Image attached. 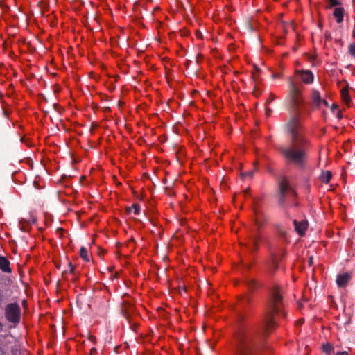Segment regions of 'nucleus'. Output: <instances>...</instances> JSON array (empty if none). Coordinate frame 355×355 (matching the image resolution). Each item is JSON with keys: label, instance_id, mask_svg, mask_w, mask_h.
Masks as SVG:
<instances>
[{"label": "nucleus", "instance_id": "1", "mask_svg": "<svg viewBox=\"0 0 355 355\" xmlns=\"http://www.w3.org/2000/svg\"><path fill=\"white\" fill-rule=\"evenodd\" d=\"M284 128L290 135V142L278 147L280 154L286 164L294 166L300 171H306L309 166L311 143L304 135L300 114H292Z\"/></svg>", "mask_w": 355, "mask_h": 355}, {"label": "nucleus", "instance_id": "2", "mask_svg": "<svg viewBox=\"0 0 355 355\" xmlns=\"http://www.w3.org/2000/svg\"><path fill=\"white\" fill-rule=\"evenodd\" d=\"M314 75L310 70H296L295 78H289L288 92L287 99L291 107L297 109L304 104V99L302 94L303 88L302 83L309 85L313 83Z\"/></svg>", "mask_w": 355, "mask_h": 355}, {"label": "nucleus", "instance_id": "3", "mask_svg": "<svg viewBox=\"0 0 355 355\" xmlns=\"http://www.w3.org/2000/svg\"><path fill=\"white\" fill-rule=\"evenodd\" d=\"M235 355H255L260 338L252 328L241 325L236 335Z\"/></svg>", "mask_w": 355, "mask_h": 355}, {"label": "nucleus", "instance_id": "4", "mask_svg": "<svg viewBox=\"0 0 355 355\" xmlns=\"http://www.w3.org/2000/svg\"><path fill=\"white\" fill-rule=\"evenodd\" d=\"M275 315H279L282 317H286V315L284 309L282 293L277 286L272 288L270 295L267 301L264 319V330L266 332H269L276 326L274 320Z\"/></svg>", "mask_w": 355, "mask_h": 355}, {"label": "nucleus", "instance_id": "5", "mask_svg": "<svg viewBox=\"0 0 355 355\" xmlns=\"http://www.w3.org/2000/svg\"><path fill=\"white\" fill-rule=\"evenodd\" d=\"M297 193L291 187L288 180L282 176L279 182L278 204L286 209L287 206L297 207L298 202L295 200Z\"/></svg>", "mask_w": 355, "mask_h": 355}, {"label": "nucleus", "instance_id": "6", "mask_svg": "<svg viewBox=\"0 0 355 355\" xmlns=\"http://www.w3.org/2000/svg\"><path fill=\"white\" fill-rule=\"evenodd\" d=\"M4 315L6 320L15 326L21 321V310L17 302H11L6 305L4 308Z\"/></svg>", "mask_w": 355, "mask_h": 355}, {"label": "nucleus", "instance_id": "7", "mask_svg": "<svg viewBox=\"0 0 355 355\" xmlns=\"http://www.w3.org/2000/svg\"><path fill=\"white\" fill-rule=\"evenodd\" d=\"M269 259L266 261V266L270 272H274L279 268V260L285 255L286 251L284 249L279 250V254L277 253L270 243H268Z\"/></svg>", "mask_w": 355, "mask_h": 355}, {"label": "nucleus", "instance_id": "8", "mask_svg": "<svg viewBox=\"0 0 355 355\" xmlns=\"http://www.w3.org/2000/svg\"><path fill=\"white\" fill-rule=\"evenodd\" d=\"M295 230L300 236H303L308 227V222L306 220H301L298 222L297 220H293Z\"/></svg>", "mask_w": 355, "mask_h": 355}, {"label": "nucleus", "instance_id": "9", "mask_svg": "<svg viewBox=\"0 0 355 355\" xmlns=\"http://www.w3.org/2000/svg\"><path fill=\"white\" fill-rule=\"evenodd\" d=\"M261 239H262V237L259 233L257 235H252L250 236L249 248L252 252L258 250L259 242Z\"/></svg>", "mask_w": 355, "mask_h": 355}, {"label": "nucleus", "instance_id": "10", "mask_svg": "<svg viewBox=\"0 0 355 355\" xmlns=\"http://www.w3.org/2000/svg\"><path fill=\"white\" fill-rule=\"evenodd\" d=\"M351 279V275L349 272H345L342 275H338L336 278L337 286L340 288H345L349 280Z\"/></svg>", "mask_w": 355, "mask_h": 355}, {"label": "nucleus", "instance_id": "11", "mask_svg": "<svg viewBox=\"0 0 355 355\" xmlns=\"http://www.w3.org/2000/svg\"><path fill=\"white\" fill-rule=\"evenodd\" d=\"M254 214L256 216L255 223L257 225L258 228L259 229L266 224L268 218L261 211L258 210H256L254 211Z\"/></svg>", "mask_w": 355, "mask_h": 355}, {"label": "nucleus", "instance_id": "12", "mask_svg": "<svg viewBox=\"0 0 355 355\" xmlns=\"http://www.w3.org/2000/svg\"><path fill=\"white\" fill-rule=\"evenodd\" d=\"M133 309V305L130 302L123 301L121 303V313L124 317H125L128 320L130 315V312L132 311Z\"/></svg>", "mask_w": 355, "mask_h": 355}, {"label": "nucleus", "instance_id": "13", "mask_svg": "<svg viewBox=\"0 0 355 355\" xmlns=\"http://www.w3.org/2000/svg\"><path fill=\"white\" fill-rule=\"evenodd\" d=\"M345 15L344 8L340 6L334 8L333 15L336 18V21L338 24H340L343 21Z\"/></svg>", "mask_w": 355, "mask_h": 355}, {"label": "nucleus", "instance_id": "14", "mask_svg": "<svg viewBox=\"0 0 355 355\" xmlns=\"http://www.w3.org/2000/svg\"><path fill=\"white\" fill-rule=\"evenodd\" d=\"M0 269L4 272H11L9 261L4 257L0 256Z\"/></svg>", "mask_w": 355, "mask_h": 355}, {"label": "nucleus", "instance_id": "15", "mask_svg": "<svg viewBox=\"0 0 355 355\" xmlns=\"http://www.w3.org/2000/svg\"><path fill=\"white\" fill-rule=\"evenodd\" d=\"M340 94L343 101L349 106L351 101V98L349 94L348 84H347L346 87L342 88Z\"/></svg>", "mask_w": 355, "mask_h": 355}, {"label": "nucleus", "instance_id": "16", "mask_svg": "<svg viewBox=\"0 0 355 355\" xmlns=\"http://www.w3.org/2000/svg\"><path fill=\"white\" fill-rule=\"evenodd\" d=\"M312 101L313 104L315 106L319 107L321 105L322 103V98L320 97V94L319 91L316 89H313L312 92Z\"/></svg>", "mask_w": 355, "mask_h": 355}, {"label": "nucleus", "instance_id": "17", "mask_svg": "<svg viewBox=\"0 0 355 355\" xmlns=\"http://www.w3.org/2000/svg\"><path fill=\"white\" fill-rule=\"evenodd\" d=\"M133 211L135 215H138L140 213V206L138 204H133L131 207H126L125 212L127 214H130Z\"/></svg>", "mask_w": 355, "mask_h": 355}, {"label": "nucleus", "instance_id": "18", "mask_svg": "<svg viewBox=\"0 0 355 355\" xmlns=\"http://www.w3.org/2000/svg\"><path fill=\"white\" fill-rule=\"evenodd\" d=\"M332 178L331 173L329 171H323L320 176L322 182L328 183Z\"/></svg>", "mask_w": 355, "mask_h": 355}, {"label": "nucleus", "instance_id": "19", "mask_svg": "<svg viewBox=\"0 0 355 355\" xmlns=\"http://www.w3.org/2000/svg\"><path fill=\"white\" fill-rule=\"evenodd\" d=\"M80 257L86 262L89 261V257L88 254V251L87 248L84 246H82L80 250Z\"/></svg>", "mask_w": 355, "mask_h": 355}, {"label": "nucleus", "instance_id": "20", "mask_svg": "<svg viewBox=\"0 0 355 355\" xmlns=\"http://www.w3.org/2000/svg\"><path fill=\"white\" fill-rule=\"evenodd\" d=\"M246 284L248 287L252 291L256 289L259 286V284L255 279H252L247 280Z\"/></svg>", "mask_w": 355, "mask_h": 355}, {"label": "nucleus", "instance_id": "21", "mask_svg": "<svg viewBox=\"0 0 355 355\" xmlns=\"http://www.w3.org/2000/svg\"><path fill=\"white\" fill-rule=\"evenodd\" d=\"M328 4L326 8L327 9L331 8L333 7H340L342 3L339 0H327Z\"/></svg>", "mask_w": 355, "mask_h": 355}, {"label": "nucleus", "instance_id": "22", "mask_svg": "<svg viewBox=\"0 0 355 355\" xmlns=\"http://www.w3.org/2000/svg\"><path fill=\"white\" fill-rule=\"evenodd\" d=\"M257 171V164L254 163V168L252 170H250L247 172H245V173H241V175L243 177V178H252L253 175H254V173L255 171Z\"/></svg>", "mask_w": 355, "mask_h": 355}, {"label": "nucleus", "instance_id": "23", "mask_svg": "<svg viewBox=\"0 0 355 355\" xmlns=\"http://www.w3.org/2000/svg\"><path fill=\"white\" fill-rule=\"evenodd\" d=\"M322 351L326 354H331L334 352V347L329 343H325L322 345Z\"/></svg>", "mask_w": 355, "mask_h": 355}, {"label": "nucleus", "instance_id": "24", "mask_svg": "<svg viewBox=\"0 0 355 355\" xmlns=\"http://www.w3.org/2000/svg\"><path fill=\"white\" fill-rule=\"evenodd\" d=\"M275 227L278 231L279 237H281L282 239H286L287 234L286 230L284 228H282V227L280 225L277 224L275 225Z\"/></svg>", "mask_w": 355, "mask_h": 355}, {"label": "nucleus", "instance_id": "25", "mask_svg": "<svg viewBox=\"0 0 355 355\" xmlns=\"http://www.w3.org/2000/svg\"><path fill=\"white\" fill-rule=\"evenodd\" d=\"M8 297L6 294L3 292V291L0 289V309L2 307V305L7 301Z\"/></svg>", "mask_w": 355, "mask_h": 355}, {"label": "nucleus", "instance_id": "26", "mask_svg": "<svg viewBox=\"0 0 355 355\" xmlns=\"http://www.w3.org/2000/svg\"><path fill=\"white\" fill-rule=\"evenodd\" d=\"M68 266H69V271L68 272L67 270H64L62 272V276L63 277H64L66 275H67V274L69 272L70 273H74V270H75V268H74V266L73 265V263L71 262H69L68 263Z\"/></svg>", "mask_w": 355, "mask_h": 355}, {"label": "nucleus", "instance_id": "27", "mask_svg": "<svg viewBox=\"0 0 355 355\" xmlns=\"http://www.w3.org/2000/svg\"><path fill=\"white\" fill-rule=\"evenodd\" d=\"M250 301H251V299L250 297L248 296H245L242 300H241V303L243 304V305H245V304H250Z\"/></svg>", "mask_w": 355, "mask_h": 355}, {"label": "nucleus", "instance_id": "28", "mask_svg": "<svg viewBox=\"0 0 355 355\" xmlns=\"http://www.w3.org/2000/svg\"><path fill=\"white\" fill-rule=\"evenodd\" d=\"M255 70H256V73L254 72L252 74V77H253L254 81H256V79H257V78L258 76V74L259 73V69L258 67H255Z\"/></svg>", "mask_w": 355, "mask_h": 355}, {"label": "nucleus", "instance_id": "29", "mask_svg": "<svg viewBox=\"0 0 355 355\" xmlns=\"http://www.w3.org/2000/svg\"><path fill=\"white\" fill-rule=\"evenodd\" d=\"M275 98H276V96L273 94H270L268 99L266 101V103H270L271 101H272Z\"/></svg>", "mask_w": 355, "mask_h": 355}, {"label": "nucleus", "instance_id": "30", "mask_svg": "<svg viewBox=\"0 0 355 355\" xmlns=\"http://www.w3.org/2000/svg\"><path fill=\"white\" fill-rule=\"evenodd\" d=\"M324 37L327 40H331V35L330 33H329L328 31H326L325 33H324Z\"/></svg>", "mask_w": 355, "mask_h": 355}, {"label": "nucleus", "instance_id": "31", "mask_svg": "<svg viewBox=\"0 0 355 355\" xmlns=\"http://www.w3.org/2000/svg\"><path fill=\"white\" fill-rule=\"evenodd\" d=\"M272 113V110L270 108H266V114L268 116H270V114Z\"/></svg>", "mask_w": 355, "mask_h": 355}, {"label": "nucleus", "instance_id": "32", "mask_svg": "<svg viewBox=\"0 0 355 355\" xmlns=\"http://www.w3.org/2000/svg\"><path fill=\"white\" fill-rule=\"evenodd\" d=\"M313 257L312 256H311L309 258V260H308V263H309V266H311L313 265Z\"/></svg>", "mask_w": 355, "mask_h": 355}, {"label": "nucleus", "instance_id": "33", "mask_svg": "<svg viewBox=\"0 0 355 355\" xmlns=\"http://www.w3.org/2000/svg\"><path fill=\"white\" fill-rule=\"evenodd\" d=\"M338 107L336 104H333L331 107V110L332 112H334L336 110H338Z\"/></svg>", "mask_w": 355, "mask_h": 355}, {"label": "nucleus", "instance_id": "34", "mask_svg": "<svg viewBox=\"0 0 355 355\" xmlns=\"http://www.w3.org/2000/svg\"><path fill=\"white\" fill-rule=\"evenodd\" d=\"M321 104H323L326 107H329V106L328 101H326L325 99H322Z\"/></svg>", "mask_w": 355, "mask_h": 355}, {"label": "nucleus", "instance_id": "35", "mask_svg": "<svg viewBox=\"0 0 355 355\" xmlns=\"http://www.w3.org/2000/svg\"><path fill=\"white\" fill-rule=\"evenodd\" d=\"M335 355H349L346 351L337 352Z\"/></svg>", "mask_w": 355, "mask_h": 355}, {"label": "nucleus", "instance_id": "36", "mask_svg": "<svg viewBox=\"0 0 355 355\" xmlns=\"http://www.w3.org/2000/svg\"><path fill=\"white\" fill-rule=\"evenodd\" d=\"M342 116H342V113H341L340 110H338V112H337V117H338V119H341V118H342Z\"/></svg>", "mask_w": 355, "mask_h": 355}, {"label": "nucleus", "instance_id": "37", "mask_svg": "<svg viewBox=\"0 0 355 355\" xmlns=\"http://www.w3.org/2000/svg\"><path fill=\"white\" fill-rule=\"evenodd\" d=\"M3 330V324L1 322H0V333Z\"/></svg>", "mask_w": 355, "mask_h": 355}, {"label": "nucleus", "instance_id": "38", "mask_svg": "<svg viewBox=\"0 0 355 355\" xmlns=\"http://www.w3.org/2000/svg\"><path fill=\"white\" fill-rule=\"evenodd\" d=\"M91 353L93 354H95L96 353V348H92L91 349Z\"/></svg>", "mask_w": 355, "mask_h": 355}, {"label": "nucleus", "instance_id": "39", "mask_svg": "<svg viewBox=\"0 0 355 355\" xmlns=\"http://www.w3.org/2000/svg\"><path fill=\"white\" fill-rule=\"evenodd\" d=\"M303 322H304V320H303V319H302V320H299V321H298V324H302Z\"/></svg>", "mask_w": 355, "mask_h": 355}, {"label": "nucleus", "instance_id": "40", "mask_svg": "<svg viewBox=\"0 0 355 355\" xmlns=\"http://www.w3.org/2000/svg\"><path fill=\"white\" fill-rule=\"evenodd\" d=\"M285 214L289 217V214L287 210H285Z\"/></svg>", "mask_w": 355, "mask_h": 355}]
</instances>
